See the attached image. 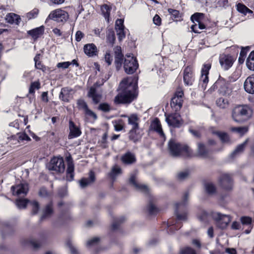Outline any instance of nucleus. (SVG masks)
I'll return each instance as SVG.
<instances>
[{"label": "nucleus", "mask_w": 254, "mask_h": 254, "mask_svg": "<svg viewBox=\"0 0 254 254\" xmlns=\"http://www.w3.org/2000/svg\"><path fill=\"white\" fill-rule=\"evenodd\" d=\"M122 173V170L121 167L117 165H115L112 167L109 173V176L112 180H115Z\"/></svg>", "instance_id": "nucleus-32"}, {"label": "nucleus", "mask_w": 254, "mask_h": 254, "mask_svg": "<svg viewBox=\"0 0 254 254\" xmlns=\"http://www.w3.org/2000/svg\"><path fill=\"white\" fill-rule=\"evenodd\" d=\"M126 218L124 216H121L117 218L112 224V229L114 230L118 229L120 224L124 222Z\"/></svg>", "instance_id": "nucleus-46"}, {"label": "nucleus", "mask_w": 254, "mask_h": 254, "mask_svg": "<svg viewBox=\"0 0 254 254\" xmlns=\"http://www.w3.org/2000/svg\"><path fill=\"white\" fill-rule=\"evenodd\" d=\"M138 67V64L135 58L130 55H126L124 62V68L127 74H132Z\"/></svg>", "instance_id": "nucleus-5"}, {"label": "nucleus", "mask_w": 254, "mask_h": 254, "mask_svg": "<svg viewBox=\"0 0 254 254\" xmlns=\"http://www.w3.org/2000/svg\"><path fill=\"white\" fill-rule=\"evenodd\" d=\"M165 120L169 126L174 127H180L183 124V121L178 113L168 115Z\"/></svg>", "instance_id": "nucleus-10"}, {"label": "nucleus", "mask_w": 254, "mask_h": 254, "mask_svg": "<svg viewBox=\"0 0 254 254\" xmlns=\"http://www.w3.org/2000/svg\"><path fill=\"white\" fill-rule=\"evenodd\" d=\"M150 129L157 132L160 136L164 138H165V135L163 131L161 123L157 118H155L151 122Z\"/></svg>", "instance_id": "nucleus-19"}, {"label": "nucleus", "mask_w": 254, "mask_h": 254, "mask_svg": "<svg viewBox=\"0 0 254 254\" xmlns=\"http://www.w3.org/2000/svg\"><path fill=\"white\" fill-rule=\"evenodd\" d=\"M50 171H53L56 173H63L65 170V166L64 159L62 157L53 158L47 166Z\"/></svg>", "instance_id": "nucleus-7"}, {"label": "nucleus", "mask_w": 254, "mask_h": 254, "mask_svg": "<svg viewBox=\"0 0 254 254\" xmlns=\"http://www.w3.org/2000/svg\"><path fill=\"white\" fill-rule=\"evenodd\" d=\"M148 211L150 214L154 215L157 213L158 208L151 202H150L148 206Z\"/></svg>", "instance_id": "nucleus-50"}, {"label": "nucleus", "mask_w": 254, "mask_h": 254, "mask_svg": "<svg viewBox=\"0 0 254 254\" xmlns=\"http://www.w3.org/2000/svg\"><path fill=\"white\" fill-rule=\"evenodd\" d=\"M69 130L68 138L69 139L78 137L82 133L79 127L75 125L73 122L71 120L69 122Z\"/></svg>", "instance_id": "nucleus-16"}, {"label": "nucleus", "mask_w": 254, "mask_h": 254, "mask_svg": "<svg viewBox=\"0 0 254 254\" xmlns=\"http://www.w3.org/2000/svg\"><path fill=\"white\" fill-rule=\"evenodd\" d=\"M88 95L92 99L93 102L96 104H98L101 99V95L96 93V89L93 87L90 88Z\"/></svg>", "instance_id": "nucleus-29"}, {"label": "nucleus", "mask_w": 254, "mask_h": 254, "mask_svg": "<svg viewBox=\"0 0 254 254\" xmlns=\"http://www.w3.org/2000/svg\"><path fill=\"white\" fill-rule=\"evenodd\" d=\"M211 216L216 221L217 226L222 229H225L231 221L230 215L223 214L219 212H212Z\"/></svg>", "instance_id": "nucleus-6"}, {"label": "nucleus", "mask_w": 254, "mask_h": 254, "mask_svg": "<svg viewBox=\"0 0 254 254\" xmlns=\"http://www.w3.org/2000/svg\"><path fill=\"white\" fill-rule=\"evenodd\" d=\"M205 28V26L202 22L196 23V24H193L191 26L192 31L195 33H199V30H202Z\"/></svg>", "instance_id": "nucleus-45"}, {"label": "nucleus", "mask_w": 254, "mask_h": 254, "mask_svg": "<svg viewBox=\"0 0 254 254\" xmlns=\"http://www.w3.org/2000/svg\"><path fill=\"white\" fill-rule=\"evenodd\" d=\"M215 86L219 88V93L223 96H228L231 92V89L228 87V83L224 79H219L215 83Z\"/></svg>", "instance_id": "nucleus-12"}, {"label": "nucleus", "mask_w": 254, "mask_h": 254, "mask_svg": "<svg viewBox=\"0 0 254 254\" xmlns=\"http://www.w3.org/2000/svg\"><path fill=\"white\" fill-rule=\"evenodd\" d=\"M197 152L199 156L205 158L208 156V150L206 149L203 144L199 143L197 144Z\"/></svg>", "instance_id": "nucleus-38"}, {"label": "nucleus", "mask_w": 254, "mask_h": 254, "mask_svg": "<svg viewBox=\"0 0 254 254\" xmlns=\"http://www.w3.org/2000/svg\"><path fill=\"white\" fill-rule=\"evenodd\" d=\"M203 17V14L201 13H195L191 15L190 19L193 24L202 22Z\"/></svg>", "instance_id": "nucleus-42"}, {"label": "nucleus", "mask_w": 254, "mask_h": 254, "mask_svg": "<svg viewBox=\"0 0 254 254\" xmlns=\"http://www.w3.org/2000/svg\"><path fill=\"white\" fill-rule=\"evenodd\" d=\"M27 203L26 199H18L16 200V204L19 208H24L26 207Z\"/></svg>", "instance_id": "nucleus-54"}, {"label": "nucleus", "mask_w": 254, "mask_h": 254, "mask_svg": "<svg viewBox=\"0 0 254 254\" xmlns=\"http://www.w3.org/2000/svg\"><path fill=\"white\" fill-rule=\"evenodd\" d=\"M129 184L133 187H134L136 190L140 191L144 193H147L149 189L147 186L140 184L136 181V173H134L130 175L129 179Z\"/></svg>", "instance_id": "nucleus-14"}, {"label": "nucleus", "mask_w": 254, "mask_h": 254, "mask_svg": "<svg viewBox=\"0 0 254 254\" xmlns=\"http://www.w3.org/2000/svg\"><path fill=\"white\" fill-rule=\"evenodd\" d=\"M249 139H246L243 143L239 145L235 150L231 153V155L232 157L241 153L244 150L247 144L248 143Z\"/></svg>", "instance_id": "nucleus-35"}, {"label": "nucleus", "mask_w": 254, "mask_h": 254, "mask_svg": "<svg viewBox=\"0 0 254 254\" xmlns=\"http://www.w3.org/2000/svg\"><path fill=\"white\" fill-rule=\"evenodd\" d=\"M138 129H130L129 132V139L134 142L138 141L141 138V135L137 133Z\"/></svg>", "instance_id": "nucleus-34"}, {"label": "nucleus", "mask_w": 254, "mask_h": 254, "mask_svg": "<svg viewBox=\"0 0 254 254\" xmlns=\"http://www.w3.org/2000/svg\"><path fill=\"white\" fill-rule=\"evenodd\" d=\"M217 3L219 6L224 8H226L229 6L228 0H218Z\"/></svg>", "instance_id": "nucleus-62"}, {"label": "nucleus", "mask_w": 254, "mask_h": 254, "mask_svg": "<svg viewBox=\"0 0 254 254\" xmlns=\"http://www.w3.org/2000/svg\"><path fill=\"white\" fill-rule=\"evenodd\" d=\"M245 90L249 94H254V74L248 77L244 84Z\"/></svg>", "instance_id": "nucleus-21"}, {"label": "nucleus", "mask_w": 254, "mask_h": 254, "mask_svg": "<svg viewBox=\"0 0 254 254\" xmlns=\"http://www.w3.org/2000/svg\"><path fill=\"white\" fill-rule=\"evenodd\" d=\"M237 10L246 15L247 13H252V11L249 9L246 6H245L244 4L241 3H239L237 4Z\"/></svg>", "instance_id": "nucleus-43"}, {"label": "nucleus", "mask_w": 254, "mask_h": 254, "mask_svg": "<svg viewBox=\"0 0 254 254\" xmlns=\"http://www.w3.org/2000/svg\"><path fill=\"white\" fill-rule=\"evenodd\" d=\"M253 115L252 108L247 105L236 106L232 110V118L237 123H243L250 119Z\"/></svg>", "instance_id": "nucleus-3"}, {"label": "nucleus", "mask_w": 254, "mask_h": 254, "mask_svg": "<svg viewBox=\"0 0 254 254\" xmlns=\"http://www.w3.org/2000/svg\"><path fill=\"white\" fill-rule=\"evenodd\" d=\"M125 28L124 25V20L122 19H118L116 21L115 29L116 30L123 29Z\"/></svg>", "instance_id": "nucleus-55"}, {"label": "nucleus", "mask_w": 254, "mask_h": 254, "mask_svg": "<svg viewBox=\"0 0 254 254\" xmlns=\"http://www.w3.org/2000/svg\"><path fill=\"white\" fill-rule=\"evenodd\" d=\"M115 53V63L116 64V68L119 70L121 68L122 63L124 60V56L122 53L121 47L117 46L114 48Z\"/></svg>", "instance_id": "nucleus-20"}, {"label": "nucleus", "mask_w": 254, "mask_h": 254, "mask_svg": "<svg viewBox=\"0 0 254 254\" xmlns=\"http://www.w3.org/2000/svg\"><path fill=\"white\" fill-rule=\"evenodd\" d=\"M213 134L216 135L223 144H230L232 142L229 135L224 132H221L218 130L212 129Z\"/></svg>", "instance_id": "nucleus-23"}, {"label": "nucleus", "mask_w": 254, "mask_h": 254, "mask_svg": "<svg viewBox=\"0 0 254 254\" xmlns=\"http://www.w3.org/2000/svg\"><path fill=\"white\" fill-rule=\"evenodd\" d=\"M32 206V214H36L38 212L39 209V204L36 201H33L31 202Z\"/></svg>", "instance_id": "nucleus-53"}, {"label": "nucleus", "mask_w": 254, "mask_h": 254, "mask_svg": "<svg viewBox=\"0 0 254 254\" xmlns=\"http://www.w3.org/2000/svg\"><path fill=\"white\" fill-rule=\"evenodd\" d=\"M100 241V239L98 237H94L89 240L87 242V247H92L97 245Z\"/></svg>", "instance_id": "nucleus-52"}, {"label": "nucleus", "mask_w": 254, "mask_h": 254, "mask_svg": "<svg viewBox=\"0 0 254 254\" xmlns=\"http://www.w3.org/2000/svg\"><path fill=\"white\" fill-rule=\"evenodd\" d=\"M44 32L43 27H40L30 30L28 32V34L31 36L33 39L38 38Z\"/></svg>", "instance_id": "nucleus-33"}, {"label": "nucleus", "mask_w": 254, "mask_h": 254, "mask_svg": "<svg viewBox=\"0 0 254 254\" xmlns=\"http://www.w3.org/2000/svg\"><path fill=\"white\" fill-rule=\"evenodd\" d=\"M77 104L78 108L80 109L84 110V111L88 108L86 103L82 99L78 100Z\"/></svg>", "instance_id": "nucleus-57"}, {"label": "nucleus", "mask_w": 254, "mask_h": 254, "mask_svg": "<svg viewBox=\"0 0 254 254\" xmlns=\"http://www.w3.org/2000/svg\"><path fill=\"white\" fill-rule=\"evenodd\" d=\"M39 194L41 197H45L49 195V193L45 188H41L40 189Z\"/></svg>", "instance_id": "nucleus-64"}, {"label": "nucleus", "mask_w": 254, "mask_h": 254, "mask_svg": "<svg viewBox=\"0 0 254 254\" xmlns=\"http://www.w3.org/2000/svg\"><path fill=\"white\" fill-rule=\"evenodd\" d=\"M188 176L189 173L187 171L180 172L177 175V179L180 181H183L186 179Z\"/></svg>", "instance_id": "nucleus-58"}, {"label": "nucleus", "mask_w": 254, "mask_h": 254, "mask_svg": "<svg viewBox=\"0 0 254 254\" xmlns=\"http://www.w3.org/2000/svg\"><path fill=\"white\" fill-rule=\"evenodd\" d=\"M209 215L208 213L205 210H201L198 213L197 217L200 221L205 223L207 222Z\"/></svg>", "instance_id": "nucleus-44"}, {"label": "nucleus", "mask_w": 254, "mask_h": 254, "mask_svg": "<svg viewBox=\"0 0 254 254\" xmlns=\"http://www.w3.org/2000/svg\"><path fill=\"white\" fill-rule=\"evenodd\" d=\"M66 178L68 181H72L74 178V165L73 162L69 160L68 161Z\"/></svg>", "instance_id": "nucleus-30"}, {"label": "nucleus", "mask_w": 254, "mask_h": 254, "mask_svg": "<svg viewBox=\"0 0 254 254\" xmlns=\"http://www.w3.org/2000/svg\"><path fill=\"white\" fill-rule=\"evenodd\" d=\"M104 59L106 63H107L108 65H109L111 64L113 58L112 56L111 55L110 52L107 51L106 52L105 56H104Z\"/></svg>", "instance_id": "nucleus-60"}, {"label": "nucleus", "mask_w": 254, "mask_h": 254, "mask_svg": "<svg viewBox=\"0 0 254 254\" xmlns=\"http://www.w3.org/2000/svg\"><path fill=\"white\" fill-rule=\"evenodd\" d=\"M66 246L69 249L71 254H78L77 250L73 246L72 243L71 241H68L66 243Z\"/></svg>", "instance_id": "nucleus-51"}, {"label": "nucleus", "mask_w": 254, "mask_h": 254, "mask_svg": "<svg viewBox=\"0 0 254 254\" xmlns=\"http://www.w3.org/2000/svg\"><path fill=\"white\" fill-rule=\"evenodd\" d=\"M167 148L169 155L173 157L189 156L191 154V151L188 146L181 144L174 139L169 140Z\"/></svg>", "instance_id": "nucleus-2"}, {"label": "nucleus", "mask_w": 254, "mask_h": 254, "mask_svg": "<svg viewBox=\"0 0 254 254\" xmlns=\"http://www.w3.org/2000/svg\"><path fill=\"white\" fill-rule=\"evenodd\" d=\"M120 88V91L114 99L116 104H129L135 98L136 84L130 78L123 80Z\"/></svg>", "instance_id": "nucleus-1"}, {"label": "nucleus", "mask_w": 254, "mask_h": 254, "mask_svg": "<svg viewBox=\"0 0 254 254\" xmlns=\"http://www.w3.org/2000/svg\"><path fill=\"white\" fill-rule=\"evenodd\" d=\"M53 213V204L52 203L48 204L43 210V214L41 217V220L51 217Z\"/></svg>", "instance_id": "nucleus-31"}, {"label": "nucleus", "mask_w": 254, "mask_h": 254, "mask_svg": "<svg viewBox=\"0 0 254 254\" xmlns=\"http://www.w3.org/2000/svg\"><path fill=\"white\" fill-rule=\"evenodd\" d=\"M95 181V176L94 173L93 171H90L88 178H83L80 181V186L82 188H84L93 184Z\"/></svg>", "instance_id": "nucleus-24"}, {"label": "nucleus", "mask_w": 254, "mask_h": 254, "mask_svg": "<svg viewBox=\"0 0 254 254\" xmlns=\"http://www.w3.org/2000/svg\"><path fill=\"white\" fill-rule=\"evenodd\" d=\"M204 188L206 193L209 195L214 194L216 192V187L212 183H206L205 184Z\"/></svg>", "instance_id": "nucleus-41"}, {"label": "nucleus", "mask_w": 254, "mask_h": 254, "mask_svg": "<svg viewBox=\"0 0 254 254\" xmlns=\"http://www.w3.org/2000/svg\"><path fill=\"white\" fill-rule=\"evenodd\" d=\"M219 183L220 185L226 190H231L232 189V179L228 174H222L219 178Z\"/></svg>", "instance_id": "nucleus-13"}, {"label": "nucleus", "mask_w": 254, "mask_h": 254, "mask_svg": "<svg viewBox=\"0 0 254 254\" xmlns=\"http://www.w3.org/2000/svg\"><path fill=\"white\" fill-rule=\"evenodd\" d=\"M233 131L237 132L241 134H244L246 133L248 130V128L246 127H235L231 128Z\"/></svg>", "instance_id": "nucleus-49"}, {"label": "nucleus", "mask_w": 254, "mask_h": 254, "mask_svg": "<svg viewBox=\"0 0 254 254\" xmlns=\"http://www.w3.org/2000/svg\"><path fill=\"white\" fill-rule=\"evenodd\" d=\"M11 190L13 195H25L28 191V187L27 184H21L11 187Z\"/></svg>", "instance_id": "nucleus-18"}, {"label": "nucleus", "mask_w": 254, "mask_h": 254, "mask_svg": "<svg viewBox=\"0 0 254 254\" xmlns=\"http://www.w3.org/2000/svg\"><path fill=\"white\" fill-rule=\"evenodd\" d=\"M210 68L211 64H204L203 67L201 69V75L200 80L202 81L204 84H207L208 82V74L209 73V70Z\"/></svg>", "instance_id": "nucleus-25"}, {"label": "nucleus", "mask_w": 254, "mask_h": 254, "mask_svg": "<svg viewBox=\"0 0 254 254\" xmlns=\"http://www.w3.org/2000/svg\"><path fill=\"white\" fill-rule=\"evenodd\" d=\"M85 54L89 57H93L96 55L97 49L94 44H87L84 46Z\"/></svg>", "instance_id": "nucleus-26"}, {"label": "nucleus", "mask_w": 254, "mask_h": 254, "mask_svg": "<svg viewBox=\"0 0 254 254\" xmlns=\"http://www.w3.org/2000/svg\"><path fill=\"white\" fill-rule=\"evenodd\" d=\"M181 254H196L195 251L191 248L187 247L182 249L180 252Z\"/></svg>", "instance_id": "nucleus-59"}, {"label": "nucleus", "mask_w": 254, "mask_h": 254, "mask_svg": "<svg viewBox=\"0 0 254 254\" xmlns=\"http://www.w3.org/2000/svg\"><path fill=\"white\" fill-rule=\"evenodd\" d=\"M122 117L127 118L128 124L131 126V129H139L140 119L136 114H132L129 116L122 115Z\"/></svg>", "instance_id": "nucleus-17"}, {"label": "nucleus", "mask_w": 254, "mask_h": 254, "mask_svg": "<svg viewBox=\"0 0 254 254\" xmlns=\"http://www.w3.org/2000/svg\"><path fill=\"white\" fill-rule=\"evenodd\" d=\"M246 65L249 69L254 71V51L250 54L247 58Z\"/></svg>", "instance_id": "nucleus-39"}, {"label": "nucleus", "mask_w": 254, "mask_h": 254, "mask_svg": "<svg viewBox=\"0 0 254 254\" xmlns=\"http://www.w3.org/2000/svg\"><path fill=\"white\" fill-rule=\"evenodd\" d=\"M189 199V193L188 191H186L183 196L182 200L181 202L177 203L176 206V214L178 219L180 220H185L187 218V214L185 212L180 214L179 212L181 210L186 209L188 204Z\"/></svg>", "instance_id": "nucleus-4"}, {"label": "nucleus", "mask_w": 254, "mask_h": 254, "mask_svg": "<svg viewBox=\"0 0 254 254\" xmlns=\"http://www.w3.org/2000/svg\"><path fill=\"white\" fill-rule=\"evenodd\" d=\"M115 34L114 30L112 29H108L106 31L107 42L113 45L115 42Z\"/></svg>", "instance_id": "nucleus-37"}, {"label": "nucleus", "mask_w": 254, "mask_h": 254, "mask_svg": "<svg viewBox=\"0 0 254 254\" xmlns=\"http://www.w3.org/2000/svg\"><path fill=\"white\" fill-rule=\"evenodd\" d=\"M216 104L219 108L222 109L228 108L229 105V101L227 99H225L223 97H220L217 99Z\"/></svg>", "instance_id": "nucleus-36"}, {"label": "nucleus", "mask_w": 254, "mask_h": 254, "mask_svg": "<svg viewBox=\"0 0 254 254\" xmlns=\"http://www.w3.org/2000/svg\"><path fill=\"white\" fill-rule=\"evenodd\" d=\"M101 10L105 18L107 19L108 21H109L110 12L111 10V6L108 4H105L101 6Z\"/></svg>", "instance_id": "nucleus-40"}, {"label": "nucleus", "mask_w": 254, "mask_h": 254, "mask_svg": "<svg viewBox=\"0 0 254 254\" xmlns=\"http://www.w3.org/2000/svg\"><path fill=\"white\" fill-rule=\"evenodd\" d=\"M74 91L69 87L62 88L59 95V98L64 102H68L72 99Z\"/></svg>", "instance_id": "nucleus-15"}, {"label": "nucleus", "mask_w": 254, "mask_h": 254, "mask_svg": "<svg viewBox=\"0 0 254 254\" xmlns=\"http://www.w3.org/2000/svg\"><path fill=\"white\" fill-rule=\"evenodd\" d=\"M193 74L192 68L190 67H186L184 70V81L187 85H190L193 82Z\"/></svg>", "instance_id": "nucleus-22"}, {"label": "nucleus", "mask_w": 254, "mask_h": 254, "mask_svg": "<svg viewBox=\"0 0 254 254\" xmlns=\"http://www.w3.org/2000/svg\"><path fill=\"white\" fill-rule=\"evenodd\" d=\"M40 83L39 81L32 82L29 87V93L30 94L34 93L35 90L40 89Z\"/></svg>", "instance_id": "nucleus-47"}, {"label": "nucleus", "mask_w": 254, "mask_h": 254, "mask_svg": "<svg viewBox=\"0 0 254 254\" xmlns=\"http://www.w3.org/2000/svg\"><path fill=\"white\" fill-rule=\"evenodd\" d=\"M168 11L169 13L175 18H180L181 17L180 12L177 10L169 8Z\"/></svg>", "instance_id": "nucleus-56"}, {"label": "nucleus", "mask_w": 254, "mask_h": 254, "mask_svg": "<svg viewBox=\"0 0 254 254\" xmlns=\"http://www.w3.org/2000/svg\"><path fill=\"white\" fill-rule=\"evenodd\" d=\"M68 13L60 8L52 11L49 15V18L58 22H64L68 19Z\"/></svg>", "instance_id": "nucleus-8"}, {"label": "nucleus", "mask_w": 254, "mask_h": 254, "mask_svg": "<svg viewBox=\"0 0 254 254\" xmlns=\"http://www.w3.org/2000/svg\"><path fill=\"white\" fill-rule=\"evenodd\" d=\"M121 160L123 163L129 165L135 163L136 158L134 154L128 152L122 156Z\"/></svg>", "instance_id": "nucleus-27"}, {"label": "nucleus", "mask_w": 254, "mask_h": 254, "mask_svg": "<svg viewBox=\"0 0 254 254\" xmlns=\"http://www.w3.org/2000/svg\"><path fill=\"white\" fill-rule=\"evenodd\" d=\"M183 91L179 88L176 92L174 97L172 98L171 102V106L175 111H178L181 109L183 102Z\"/></svg>", "instance_id": "nucleus-9"}, {"label": "nucleus", "mask_w": 254, "mask_h": 254, "mask_svg": "<svg viewBox=\"0 0 254 254\" xmlns=\"http://www.w3.org/2000/svg\"><path fill=\"white\" fill-rule=\"evenodd\" d=\"M5 20L9 23L18 25L21 18L19 15L15 13H9L6 15Z\"/></svg>", "instance_id": "nucleus-28"}, {"label": "nucleus", "mask_w": 254, "mask_h": 254, "mask_svg": "<svg viewBox=\"0 0 254 254\" xmlns=\"http://www.w3.org/2000/svg\"><path fill=\"white\" fill-rule=\"evenodd\" d=\"M235 60V58L230 55L222 54L219 57L220 64L224 70L229 69L232 66Z\"/></svg>", "instance_id": "nucleus-11"}, {"label": "nucleus", "mask_w": 254, "mask_h": 254, "mask_svg": "<svg viewBox=\"0 0 254 254\" xmlns=\"http://www.w3.org/2000/svg\"><path fill=\"white\" fill-rule=\"evenodd\" d=\"M71 64V63L68 62L59 63L57 64V67L58 68H63L64 69H66L69 67V66Z\"/></svg>", "instance_id": "nucleus-63"}, {"label": "nucleus", "mask_w": 254, "mask_h": 254, "mask_svg": "<svg viewBox=\"0 0 254 254\" xmlns=\"http://www.w3.org/2000/svg\"><path fill=\"white\" fill-rule=\"evenodd\" d=\"M240 220L243 225L251 226L252 223V218L249 216H242Z\"/></svg>", "instance_id": "nucleus-48"}, {"label": "nucleus", "mask_w": 254, "mask_h": 254, "mask_svg": "<svg viewBox=\"0 0 254 254\" xmlns=\"http://www.w3.org/2000/svg\"><path fill=\"white\" fill-rule=\"evenodd\" d=\"M18 141L30 140V137L25 133H20L18 134Z\"/></svg>", "instance_id": "nucleus-61"}]
</instances>
